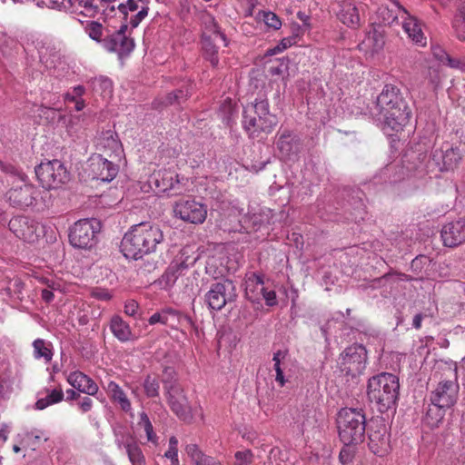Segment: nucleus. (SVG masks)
<instances>
[{"label": "nucleus", "instance_id": "6ab92c4d", "mask_svg": "<svg viewBox=\"0 0 465 465\" xmlns=\"http://www.w3.org/2000/svg\"><path fill=\"white\" fill-rule=\"evenodd\" d=\"M338 20L349 28L356 29L361 26L360 10L353 0H341L337 3Z\"/></svg>", "mask_w": 465, "mask_h": 465}, {"label": "nucleus", "instance_id": "338daca9", "mask_svg": "<svg viewBox=\"0 0 465 465\" xmlns=\"http://www.w3.org/2000/svg\"><path fill=\"white\" fill-rule=\"evenodd\" d=\"M13 287L15 288V292L17 294H20L22 289L24 288V283L19 279H16L14 281Z\"/></svg>", "mask_w": 465, "mask_h": 465}, {"label": "nucleus", "instance_id": "7ed1b4c3", "mask_svg": "<svg viewBox=\"0 0 465 465\" xmlns=\"http://www.w3.org/2000/svg\"><path fill=\"white\" fill-rule=\"evenodd\" d=\"M399 378L388 372H381L369 379L367 396L381 413L394 409L399 398Z\"/></svg>", "mask_w": 465, "mask_h": 465}, {"label": "nucleus", "instance_id": "13d9d810", "mask_svg": "<svg viewBox=\"0 0 465 465\" xmlns=\"http://www.w3.org/2000/svg\"><path fill=\"white\" fill-rule=\"evenodd\" d=\"M78 404L83 412H87L93 407V401L89 397H84Z\"/></svg>", "mask_w": 465, "mask_h": 465}, {"label": "nucleus", "instance_id": "c9c22d12", "mask_svg": "<svg viewBox=\"0 0 465 465\" xmlns=\"http://www.w3.org/2000/svg\"><path fill=\"white\" fill-rule=\"evenodd\" d=\"M145 395L148 398H155L159 396L160 383L155 376L147 375L143 382Z\"/></svg>", "mask_w": 465, "mask_h": 465}, {"label": "nucleus", "instance_id": "09e8293b", "mask_svg": "<svg viewBox=\"0 0 465 465\" xmlns=\"http://www.w3.org/2000/svg\"><path fill=\"white\" fill-rule=\"evenodd\" d=\"M186 453L191 457L193 463L203 456L196 444H189L185 447Z\"/></svg>", "mask_w": 465, "mask_h": 465}, {"label": "nucleus", "instance_id": "473e14b6", "mask_svg": "<svg viewBox=\"0 0 465 465\" xmlns=\"http://www.w3.org/2000/svg\"><path fill=\"white\" fill-rule=\"evenodd\" d=\"M34 356L35 359H44L48 363L52 361V344L43 339H36L33 342Z\"/></svg>", "mask_w": 465, "mask_h": 465}, {"label": "nucleus", "instance_id": "a19ab883", "mask_svg": "<svg viewBox=\"0 0 465 465\" xmlns=\"http://www.w3.org/2000/svg\"><path fill=\"white\" fill-rule=\"evenodd\" d=\"M174 313L172 311H163L161 312L153 313L150 319V324H155L161 322L163 324H167L170 316H173Z\"/></svg>", "mask_w": 465, "mask_h": 465}, {"label": "nucleus", "instance_id": "aec40b11", "mask_svg": "<svg viewBox=\"0 0 465 465\" xmlns=\"http://www.w3.org/2000/svg\"><path fill=\"white\" fill-rule=\"evenodd\" d=\"M443 244L448 247H456L465 242V219H460L445 224L441 229Z\"/></svg>", "mask_w": 465, "mask_h": 465}, {"label": "nucleus", "instance_id": "e433bc0d", "mask_svg": "<svg viewBox=\"0 0 465 465\" xmlns=\"http://www.w3.org/2000/svg\"><path fill=\"white\" fill-rule=\"evenodd\" d=\"M91 84L93 90L101 94H109L112 92L113 84L111 80L106 77L100 76L94 78L92 80Z\"/></svg>", "mask_w": 465, "mask_h": 465}, {"label": "nucleus", "instance_id": "423d86ee", "mask_svg": "<svg viewBox=\"0 0 465 465\" xmlns=\"http://www.w3.org/2000/svg\"><path fill=\"white\" fill-rule=\"evenodd\" d=\"M336 421L340 440L344 445H356L363 441L366 417L362 409L343 408L338 412Z\"/></svg>", "mask_w": 465, "mask_h": 465}, {"label": "nucleus", "instance_id": "39448f33", "mask_svg": "<svg viewBox=\"0 0 465 465\" xmlns=\"http://www.w3.org/2000/svg\"><path fill=\"white\" fill-rule=\"evenodd\" d=\"M450 372V375L442 378L430 392V400L433 407L429 408L428 416H431L432 411H436V417L432 418L433 423L440 422L444 417L443 410L451 408L459 398L460 385L457 370L454 369Z\"/></svg>", "mask_w": 465, "mask_h": 465}, {"label": "nucleus", "instance_id": "864d4df0", "mask_svg": "<svg viewBox=\"0 0 465 465\" xmlns=\"http://www.w3.org/2000/svg\"><path fill=\"white\" fill-rule=\"evenodd\" d=\"M139 309V304L134 300H130L125 303L124 312L129 316H135Z\"/></svg>", "mask_w": 465, "mask_h": 465}, {"label": "nucleus", "instance_id": "f3484780", "mask_svg": "<svg viewBox=\"0 0 465 465\" xmlns=\"http://www.w3.org/2000/svg\"><path fill=\"white\" fill-rule=\"evenodd\" d=\"M369 448L376 455L383 456L390 449V435L382 421L373 422L369 430Z\"/></svg>", "mask_w": 465, "mask_h": 465}, {"label": "nucleus", "instance_id": "680f3d73", "mask_svg": "<svg viewBox=\"0 0 465 465\" xmlns=\"http://www.w3.org/2000/svg\"><path fill=\"white\" fill-rule=\"evenodd\" d=\"M164 457L171 460H178V448L169 447L167 451L164 453Z\"/></svg>", "mask_w": 465, "mask_h": 465}, {"label": "nucleus", "instance_id": "6e6d98bb", "mask_svg": "<svg viewBox=\"0 0 465 465\" xmlns=\"http://www.w3.org/2000/svg\"><path fill=\"white\" fill-rule=\"evenodd\" d=\"M79 5L84 7L87 11H92V15H94L99 11L98 5H94V0H81Z\"/></svg>", "mask_w": 465, "mask_h": 465}, {"label": "nucleus", "instance_id": "7c9ffc66", "mask_svg": "<svg viewBox=\"0 0 465 465\" xmlns=\"http://www.w3.org/2000/svg\"><path fill=\"white\" fill-rule=\"evenodd\" d=\"M123 445L132 465H145V457L143 450L134 440H127Z\"/></svg>", "mask_w": 465, "mask_h": 465}, {"label": "nucleus", "instance_id": "79ce46f5", "mask_svg": "<svg viewBox=\"0 0 465 465\" xmlns=\"http://www.w3.org/2000/svg\"><path fill=\"white\" fill-rule=\"evenodd\" d=\"M234 457L236 464L250 465L252 462L253 454L251 450H245L243 451H237Z\"/></svg>", "mask_w": 465, "mask_h": 465}, {"label": "nucleus", "instance_id": "c756f323", "mask_svg": "<svg viewBox=\"0 0 465 465\" xmlns=\"http://www.w3.org/2000/svg\"><path fill=\"white\" fill-rule=\"evenodd\" d=\"M289 352L287 350H279L273 353L272 361L274 362L273 369L276 372L275 381L281 386L283 387L286 383V380L283 374V367L285 366V360Z\"/></svg>", "mask_w": 465, "mask_h": 465}, {"label": "nucleus", "instance_id": "20e7f679", "mask_svg": "<svg viewBox=\"0 0 465 465\" xmlns=\"http://www.w3.org/2000/svg\"><path fill=\"white\" fill-rule=\"evenodd\" d=\"M11 187L5 193L11 206L24 210L36 205L40 200L48 206L45 196L41 195L42 192L29 182L25 173L11 167Z\"/></svg>", "mask_w": 465, "mask_h": 465}, {"label": "nucleus", "instance_id": "5fc2aeb1", "mask_svg": "<svg viewBox=\"0 0 465 465\" xmlns=\"http://www.w3.org/2000/svg\"><path fill=\"white\" fill-rule=\"evenodd\" d=\"M173 99L177 100V104H181L182 102L185 101L189 95V90L186 89H178L173 91Z\"/></svg>", "mask_w": 465, "mask_h": 465}, {"label": "nucleus", "instance_id": "cd10ccee", "mask_svg": "<svg viewBox=\"0 0 465 465\" xmlns=\"http://www.w3.org/2000/svg\"><path fill=\"white\" fill-rule=\"evenodd\" d=\"M97 144L100 150L109 151L114 153L115 156H119L122 152V143L118 139V135L112 130L103 132L98 138Z\"/></svg>", "mask_w": 465, "mask_h": 465}, {"label": "nucleus", "instance_id": "0e129e2a", "mask_svg": "<svg viewBox=\"0 0 465 465\" xmlns=\"http://www.w3.org/2000/svg\"><path fill=\"white\" fill-rule=\"evenodd\" d=\"M455 30L456 36L460 41H465V26L460 25V26H453Z\"/></svg>", "mask_w": 465, "mask_h": 465}, {"label": "nucleus", "instance_id": "49530a36", "mask_svg": "<svg viewBox=\"0 0 465 465\" xmlns=\"http://www.w3.org/2000/svg\"><path fill=\"white\" fill-rule=\"evenodd\" d=\"M117 8L124 15V19H126L128 11L134 12L138 10L139 6L135 0H127L125 4L118 5Z\"/></svg>", "mask_w": 465, "mask_h": 465}, {"label": "nucleus", "instance_id": "bb28decb", "mask_svg": "<svg viewBox=\"0 0 465 465\" xmlns=\"http://www.w3.org/2000/svg\"><path fill=\"white\" fill-rule=\"evenodd\" d=\"M187 269L188 265L184 262H172L162 275L160 282L163 284L164 288H171L179 277L184 275Z\"/></svg>", "mask_w": 465, "mask_h": 465}, {"label": "nucleus", "instance_id": "c85d7f7f", "mask_svg": "<svg viewBox=\"0 0 465 465\" xmlns=\"http://www.w3.org/2000/svg\"><path fill=\"white\" fill-rule=\"evenodd\" d=\"M110 329L114 335L121 341H126L131 338L132 331L129 325L118 315H114L112 318Z\"/></svg>", "mask_w": 465, "mask_h": 465}, {"label": "nucleus", "instance_id": "0eeeda50", "mask_svg": "<svg viewBox=\"0 0 465 465\" xmlns=\"http://www.w3.org/2000/svg\"><path fill=\"white\" fill-rule=\"evenodd\" d=\"M242 123L251 136L258 137L261 133H271L277 124V118L270 113L267 99H256L244 107Z\"/></svg>", "mask_w": 465, "mask_h": 465}, {"label": "nucleus", "instance_id": "f03ea898", "mask_svg": "<svg viewBox=\"0 0 465 465\" xmlns=\"http://www.w3.org/2000/svg\"><path fill=\"white\" fill-rule=\"evenodd\" d=\"M376 105L380 117L392 130L399 131L408 124L411 110L396 86L386 84L377 97Z\"/></svg>", "mask_w": 465, "mask_h": 465}, {"label": "nucleus", "instance_id": "f8f14e48", "mask_svg": "<svg viewBox=\"0 0 465 465\" xmlns=\"http://www.w3.org/2000/svg\"><path fill=\"white\" fill-rule=\"evenodd\" d=\"M237 297L236 287L232 281L224 279L213 283L205 294V302L212 310L220 311L226 303Z\"/></svg>", "mask_w": 465, "mask_h": 465}, {"label": "nucleus", "instance_id": "6e6552de", "mask_svg": "<svg viewBox=\"0 0 465 465\" xmlns=\"http://www.w3.org/2000/svg\"><path fill=\"white\" fill-rule=\"evenodd\" d=\"M367 350L361 344H352L345 348L337 360L340 371L351 379L361 375L366 368Z\"/></svg>", "mask_w": 465, "mask_h": 465}, {"label": "nucleus", "instance_id": "3c124183", "mask_svg": "<svg viewBox=\"0 0 465 465\" xmlns=\"http://www.w3.org/2000/svg\"><path fill=\"white\" fill-rule=\"evenodd\" d=\"M446 55V60L448 62V65L451 68L459 69L461 72L465 73V61L460 59L451 58L448 54H444Z\"/></svg>", "mask_w": 465, "mask_h": 465}, {"label": "nucleus", "instance_id": "1a4fd4ad", "mask_svg": "<svg viewBox=\"0 0 465 465\" xmlns=\"http://www.w3.org/2000/svg\"><path fill=\"white\" fill-rule=\"evenodd\" d=\"M422 161L426 160L424 166H419L427 173L436 171L443 172L456 168L462 159V153L458 147L449 146L437 149L430 155L420 154Z\"/></svg>", "mask_w": 465, "mask_h": 465}, {"label": "nucleus", "instance_id": "dca6fc26", "mask_svg": "<svg viewBox=\"0 0 465 465\" xmlns=\"http://www.w3.org/2000/svg\"><path fill=\"white\" fill-rule=\"evenodd\" d=\"M150 183L158 192L168 193L173 191V194H180L183 192L182 182L179 174L170 170H159L150 177Z\"/></svg>", "mask_w": 465, "mask_h": 465}, {"label": "nucleus", "instance_id": "2f4dec72", "mask_svg": "<svg viewBox=\"0 0 465 465\" xmlns=\"http://www.w3.org/2000/svg\"><path fill=\"white\" fill-rule=\"evenodd\" d=\"M84 26V30L88 36L97 42L102 43L104 45V26L98 21H86L85 23L82 22Z\"/></svg>", "mask_w": 465, "mask_h": 465}, {"label": "nucleus", "instance_id": "c03bdc74", "mask_svg": "<svg viewBox=\"0 0 465 465\" xmlns=\"http://www.w3.org/2000/svg\"><path fill=\"white\" fill-rule=\"evenodd\" d=\"M350 446L351 445H345V447H343L340 451L339 459L343 465L349 464L352 461L354 450Z\"/></svg>", "mask_w": 465, "mask_h": 465}, {"label": "nucleus", "instance_id": "9b49d317", "mask_svg": "<svg viewBox=\"0 0 465 465\" xmlns=\"http://www.w3.org/2000/svg\"><path fill=\"white\" fill-rule=\"evenodd\" d=\"M35 172L41 185L47 190L57 189L70 180L69 172L59 160L41 163Z\"/></svg>", "mask_w": 465, "mask_h": 465}, {"label": "nucleus", "instance_id": "052dcab7", "mask_svg": "<svg viewBox=\"0 0 465 465\" xmlns=\"http://www.w3.org/2000/svg\"><path fill=\"white\" fill-rule=\"evenodd\" d=\"M194 465H215V460L210 456H203L194 462Z\"/></svg>", "mask_w": 465, "mask_h": 465}, {"label": "nucleus", "instance_id": "4d7b16f0", "mask_svg": "<svg viewBox=\"0 0 465 465\" xmlns=\"http://www.w3.org/2000/svg\"><path fill=\"white\" fill-rule=\"evenodd\" d=\"M453 26H465V6H462L453 20Z\"/></svg>", "mask_w": 465, "mask_h": 465}, {"label": "nucleus", "instance_id": "a211bd4d", "mask_svg": "<svg viewBox=\"0 0 465 465\" xmlns=\"http://www.w3.org/2000/svg\"><path fill=\"white\" fill-rule=\"evenodd\" d=\"M89 168L93 179L102 182L112 181L118 173V166L101 154L94 155L89 160Z\"/></svg>", "mask_w": 465, "mask_h": 465}, {"label": "nucleus", "instance_id": "5701e85b", "mask_svg": "<svg viewBox=\"0 0 465 465\" xmlns=\"http://www.w3.org/2000/svg\"><path fill=\"white\" fill-rule=\"evenodd\" d=\"M104 47L108 52L117 53L120 57L128 55L134 47L132 38L121 36L119 34H112L104 40Z\"/></svg>", "mask_w": 465, "mask_h": 465}, {"label": "nucleus", "instance_id": "72a5a7b5", "mask_svg": "<svg viewBox=\"0 0 465 465\" xmlns=\"http://www.w3.org/2000/svg\"><path fill=\"white\" fill-rule=\"evenodd\" d=\"M202 45L204 57L210 61L213 67H216L219 64L218 48L211 38L206 36L203 37Z\"/></svg>", "mask_w": 465, "mask_h": 465}, {"label": "nucleus", "instance_id": "a878e982", "mask_svg": "<svg viewBox=\"0 0 465 465\" xmlns=\"http://www.w3.org/2000/svg\"><path fill=\"white\" fill-rule=\"evenodd\" d=\"M248 285L250 286L248 290H251L252 286L259 289V293H261V297L265 300L267 306L272 307L278 303L275 291L268 290L264 287L263 277L262 275L252 273V275L248 277Z\"/></svg>", "mask_w": 465, "mask_h": 465}, {"label": "nucleus", "instance_id": "a18cd8bd", "mask_svg": "<svg viewBox=\"0 0 465 465\" xmlns=\"http://www.w3.org/2000/svg\"><path fill=\"white\" fill-rule=\"evenodd\" d=\"M381 15L383 17V22L388 25H391L397 21L398 16H401V13L397 10H390L388 8H384L381 10Z\"/></svg>", "mask_w": 465, "mask_h": 465}, {"label": "nucleus", "instance_id": "ea45409f", "mask_svg": "<svg viewBox=\"0 0 465 465\" xmlns=\"http://www.w3.org/2000/svg\"><path fill=\"white\" fill-rule=\"evenodd\" d=\"M262 16L263 21L268 27L277 30L282 26L280 18L274 13L264 12Z\"/></svg>", "mask_w": 465, "mask_h": 465}, {"label": "nucleus", "instance_id": "412c9836", "mask_svg": "<svg viewBox=\"0 0 465 465\" xmlns=\"http://www.w3.org/2000/svg\"><path fill=\"white\" fill-rule=\"evenodd\" d=\"M392 3L398 11L401 13V18L403 19L402 27L409 37L416 44L424 46L426 41L417 19L411 16L408 11L400 5L398 0H392Z\"/></svg>", "mask_w": 465, "mask_h": 465}, {"label": "nucleus", "instance_id": "b1692460", "mask_svg": "<svg viewBox=\"0 0 465 465\" xmlns=\"http://www.w3.org/2000/svg\"><path fill=\"white\" fill-rule=\"evenodd\" d=\"M67 381L78 391L87 395L93 396L98 391V386L94 380L81 371L70 373Z\"/></svg>", "mask_w": 465, "mask_h": 465}, {"label": "nucleus", "instance_id": "37998d69", "mask_svg": "<svg viewBox=\"0 0 465 465\" xmlns=\"http://www.w3.org/2000/svg\"><path fill=\"white\" fill-rule=\"evenodd\" d=\"M149 12V6H141V9L134 15H132L130 18V25L133 28H136L139 24L147 16Z\"/></svg>", "mask_w": 465, "mask_h": 465}, {"label": "nucleus", "instance_id": "de8ad7c7", "mask_svg": "<svg viewBox=\"0 0 465 465\" xmlns=\"http://www.w3.org/2000/svg\"><path fill=\"white\" fill-rule=\"evenodd\" d=\"M210 20V31H212L217 37H219L224 44L225 46L228 45V40L226 35L220 30L215 19L213 15H209Z\"/></svg>", "mask_w": 465, "mask_h": 465}, {"label": "nucleus", "instance_id": "8fccbe9b", "mask_svg": "<svg viewBox=\"0 0 465 465\" xmlns=\"http://www.w3.org/2000/svg\"><path fill=\"white\" fill-rule=\"evenodd\" d=\"M248 279L246 280V287H245V294L246 297L252 302H258L261 299V293H259V289L252 286L251 290L249 289Z\"/></svg>", "mask_w": 465, "mask_h": 465}, {"label": "nucleus", "instance_id": "f704fd0d", "mask_svg": "<svg viewBox=\"0 0 465 465\" xmlns=\"http://www.w3.org/2000/svg\"><path fill=\"white\" fill-rule=\"evenodd\" d=\"M64 399V392L61 388L51 391L45 398L39 399L35 402V408L37 410H44L49 405L58 403Z\"/></svg>", "mask_w": 465, "mask_h": 465}, {"label": "nucleus", "instance_id": "4468645a", "mask_svg": "<svg viewBox=\"0 0 465 465\" xmlns=\"http://www.w3.org/2000/svg\"><path fill=\"white\" fill-rule=\"evenodd\" d=\"M176 218L194 224L203 223L207 216L206 206L194 199H181L173 205Z\"/></svg>", "mask_w": 465, "mask_h": 465}, {"label": "nucleus", "instance_id": "ddd939ff", "mask_svg": "<svg viewBox=\"0 0 465 465\" xmlns=\"http://www.w3.org/2000/svg\"><path fill=\"white\" fill-rule=\"evenodd\" d=\"M167 402L172 411L183 421L191 423L193 420L192 408L184 394L183 389L177 383L166 388Z\"/></svg>", "mask_w": 465, "mask_h": 465}, {"label": "nucleus", "instance_id": "bf43d9fd", "mask_svg": "<svg viewBox=\"0 0 465 465\" xmlns=\"http://www.w3.org/2000/svg\"><path fill=\"white\" fill-rule=\"evenodd\" d=\"M92 295L99 300L107 301L110 300L111 295L104 290H94Z\"/></svg>", "mask_w": 465, "mask_h": 465}, {"label": "nucleus", "instance_id": "69168bd1", "mask_svg": "<svg viewBox=\"0 0 465 465\" xmlns=\"http://www.w3.org/2000/svg\"><path fill=\"white\" fill-rule=\"evenodd\" d=\"M421 321H422V314L421 313L416 314L412 321V326L415 329H420L421 326Z\"/></svg>", "mask_w": 465, "mask_h": 465}, {"label": "nucleus", "instance_id": "603ef678", "mask_svg": "<svg viewBox=\"0 0 465 465\" xmlns=\"http://www.w3.org/2000/svg\"><path fill=\"white\" fill-rule=\"evenodd\" d=\"M286 64L283 62H277L275 64H272L269 67V73L272 75H282L286 70Z\"/></svg>", "mask_w": 465, "mask_h": 465}, {"label": "nucleus", "instance_id": "774afa93", "mask_svg": "<svg viewBox=\"0 0 465 465\" xmlns=\"http://www.w3.org/2000/svg\"><path fill=\"white\" fill-rule=\"evenodd\" d=\"M66 395H67V400H77L80 398L79 392H76L74 390H67Z\"/></svg>", "mask_w": 465, "mask_h": 465}, {"label": "nucleus", "instance_id": "4c0bfd02", "mask_svg": "<svg viewBox=\"0 0 465 465\" xmlns=\"http://www.w3.org/2000/svg\"><path fill=\"white\" fill-rule=\"evenodd\" d=\"M139 424L143 425L144 431L146 433L147 440L151 442H155L157 437L153 431V424L145 412L140 413Z\"/></svg>", "mask_w": 465, "mask_h": 465}, {"label": "nucleus", "instance_id": "58836bf2", "mask_svg": "<svg viewBox=\"0 0 465 465\" xmlns=\"http://www.w3.org/2000/svg\"><path fill=\"white\" fill-rule=\"evenodd\" d=\"M293 44H295V37L290 36L283 38L279 45H277L275 47L268 49L266 52L267 55H273L277 53L282 52L283 50L287 49L288 47H291Z\"/></svg>", "mask_w": 465, "mask_h": 465}, {"label": "nucleus", "instance_id": "f257e3e1", "mask_svg": "<svg viewBox=\"0 0 465 465\" xmlns=\"http://www.w3.org/2000/svg\"><path fill=\"white\" fill-rule=\"evenodd\" d=\"M163 240L158 225L142 223L132 227L122 241V252L128 259L138 260L143 255L155 252L156 246Z\"/></svg>", "mask_w": 465, "mask_h": 465}, {"label": "nucleus", "instance_id": "2eb2a0df", "mask_svg": "<svg viewBox=\"0 0 465 465\" xmlns=\"http://www.w3.org/2000/svg\"><path fill=\"white\" fill-rule=\"evenodd\" d=\"M9 230L19 239L34 242L38 239V223L28 216L13 217L8 223Z\"/></svg>", "mask_w": 465, "mask_h": 465}, {"label": "nucleus", "instance_id": "4be33fe9", "mask_svg": "<svg viewBox=\"0 0 465 465\" xmlns=\"http://www.w3.org/2000/svg\"><path fill=\"white\" fill-rule=\"evenodd\" d=\"M277 147L282 159L292 160L299 154L301 142L299 137L290 131H283L279 136Z\"/></svg>", "mask_w": 465, "mask_h": 465}, {"label": "nucleus", "instance_id": "9d476101", "mask_svg": "<svg viewBox=\"0 0 465 465\" xmlns=\"http://www.w3.org/2000/svg\"><path fill=\"white\" fill-rule=\"evenodd\" d=\"M101 223L96 219H82L70 228L69 242L79 249H92L98 242Z\"/></svg>", "mask_w": 465, "mask_h": 465}, {"label": "nucleus", "instance_id": "e2e57ef3", "mask_svg": "<svg viewBox=\"0 0 465 465\" xmlns=\"http://www.w3.org/2000/svg\"><path fill=\"white\" fill-rule=\"evenodd\" d=\"M41 297L45 302H51L54 300V293L49 289H43L41 292Z\"/></svg>", "mask_w": 465, "mask_h": 465}, {"label": "nucleus", "instance_id": "393cba45", "mask_svg": "<svg viewBox=\"0 0 465 465\" xmlns=\"http://www.w3.org/2000/svg\"><path fill=\"white\" fill-rule=\"evenodd\" d=\"M104 389L110 400L113 402L117 403L124 411L128 412L131 411V401L118 383L114 381H110L107 382Z\"/></svg>", "mask_w": 465, "mask_h": 465}]
</instances>
